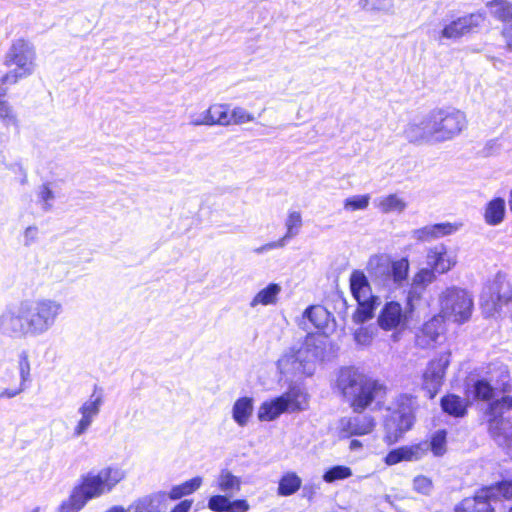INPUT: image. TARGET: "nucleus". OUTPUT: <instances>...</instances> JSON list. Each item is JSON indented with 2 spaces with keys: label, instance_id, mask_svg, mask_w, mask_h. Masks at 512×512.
<instances>
[{
  "label": "nucleus",
  "instance_id": "nucleus-47",
  "mask_svg": "<svg viewBox=\"0 0 512 512\" xmlns=\"http://www.w3.org/2000/svg\"><path fill=\"white\" fill-rule=\"evenodd\" d=\"M423 337L428 338L426 341V345H431L432 343H436L438 337L441 334V322L439 319L434 318L428 322H426L422 328Z\"/></svg>",
  "mask_w": 512,
  "mask_h": 512
},
{
  "label": "nucleus",
  "instance_id": "nucleus-11",
  "mask_svg": "<svg viewBox=\"0 0 512 512\" xmlns=\"http://www.w3.org/2000/svg\"><path fill=\"white\" fill-rule=\"evenodd\" d=\"M414 424V415L410 405L402 404L390 413L385 420V440L388 444L398 442Z\"/></svg>",
  "mask_w": 512,
  "mask_h": 512
},
{
  "label": "nucleus",
  "instance_id": "nucleus-40",
  "mask_svg": "<svg viewBox=\"0 0 512 512\" xmlns=\"http://www.w3.org/2000/svg\"><path fill=\"white\" fill-rule=\"evenodd\" d=\"M446 438H447V432L446 430H437L433 435L431 436L430 442L423 441L422 443L426 444L427 452L429 450L432 451L434 456H442L446 452Z\"/></svg>",
  "mask_w": 512,
  "mask_h": 512
},
{
  "label": "nucleus",
  "instance_id": "nucleus-48",
  "mask_svg": "<svg viewBox=\"0 0 512 512\" xmlns=\"http://www.w3.org/2000/svg\"><path fill=\"white\" fill-rule=\"evenodd\" d=\"M228 120L230 124H244L252 122L254 116L242 107H235L232 112L228 111Z\"/></svg>",
  "mask_w": 512,
  "mask_h": 512
},
{
  "label": "nucleus",
  "instance_id": "nucleus-45",
  "mask_svg": "<svg viewBox=\"0 0 512 512\" xmlns=\"http://www.w3.org/2000/svg\"><path fill=\"white\" fill-rule=\"evenodd\" d=\"M0 123L6 128L18 127L17 115L13 107L5 100H0Z\"/></svg>",
  "mask_w": 512,
  "mask_h": 512
},
{
  "label": "nucleus",
  "instance_id": "nucleus-22",
  "mask_svg": "<svg viewBox=\"0 0 512 512\" xmlns=\"http://www.w3.org/2000/svg\"><path fill=\"white\" fill-rule=\"evenodd\" d=\"M427 453L425 443H418L411 446H402L391 450L385 456V463L389 466L395 465L401 461H416L421 459Z\"/></svg>",
  "mask_w": 512,
  "mask_h": 512
},
{
  "label": "nucleus",
  "instance_id": "nucleus-60",
  "mask_svg": "<svg viewBox=\"0 0 512 512\" xmlns=\"http://www.w3.org/2000/svg\"><path fill=\"white\" fill-rule=\"evenodd\" d=\"M349 447H350L351 450H356V449H359V448L362 447V443L359 440H355L354 439V440H352L350 442V446Z\"/></svg>",
  "mask_w": 512,
  "mask_h": 512
},
{
  "label": "nucleus",
  "instance_id": "nucleus-58",
  "mask_svg": "<svg viewBox=\"0 0 512 512\" xmlns=\"http://www.w3.org/2000/svg\"><path fill=\"white\" fill-rule=\"evenodd\" d=\"M192 502L189 500H183L178 503L171 512H189Z\"/></svg>",
  "mask_w": 512,
  "mask_h": 512
},
{
  "label": "nucleus",
  "instance_id": "nucleus-27",
  "mask_svg": "<svg viewBox=\"0 0 512 512\" xmlns=\"http://www.w3.org/2000/svg\"><path fill=\"white\" fill-rule=\"evenodd\" d=\"M456 231L451 223H438L412 231V237L421 242H427L439 237L447 236Z\"/></svg>",
  "mask_w": 512,
  "mask_h": 512
},
{
  "label": "nucleus",
  "instance_id": "nucleus-43",
  "mask_svg": "<svg viewBox=\"0 0 512 512\" xmlns=\"http://www.w3.org/2000/svg\"><path fill=\"white\" fill-rule=\"evenodd\" d=\"M484 489H491V500L512 499V480H503L495 485L486 486Z\"/></svg>",
  "mask_w": 512,
  "mask_h": 512
},
{
  "label": "nucleus",
  "instance_id": "nucleus-19",
  "mask_svg": "<svg viewBox=\"0 0 512 512\" xmlns=\"http://www.w3.org/2000/svg\"><path fill=\"white\" fill-rule=\"evenodd\" d=\"M488 7L491 15L502 23V35L512 47V4L506 0H493Z\"/></svg>",
  "mask_w": 512,
  "mask_h": 512
},
{
  "label": "nucleus",
  "instance_id": "nucleus-15",
  "mask_svg": "<svg viewBox=\"0 0 512 512\" xmlns=\"http://www.w3.org/2000/svg\"><path fill=\"white\" fill-rule=\"evenodd\" d=\"M483 21L484 16L481 13H472L459 17L445 25L437 39L439 41L442 39H459L465 34L470 33L474 28L480 26Z\"/></svg>",
  "mask_w": 512,
  "mask_h": 512
},
{
  "label": "nucleus",
  "instance_id": "nucleus-39",
  "mask_svg": "<svg viewBox=\"0 0 512 512\" xmlns=\"http://www.w3.org/2000/svg\"><path fill=\"white\" fill-rule=\"evenodd\" d=\"M286 234L280 239L284 241V246H286L287 242L298 235L301 227H302V217L300 212L292 211L288 214V217L285 221Z\"/></svg>",
  "mask_w": 512,
  "mask_h": 512
},
{
  "label": "nucleus",
  "instance_id": "nucleus-4",
  "mask_svg": "<svg viewBox=\"0 0 512 512\" xmlns=\"http://www.w3.org/2000/svg\"><path fill=\"white\" fill-rule=\"evenodd\" d=\"M367 272L378 286L395 290L407 284L409 261L407 258L392 261L386 255H373L368 261Z\"/></svg>",
  "mask_w": 512,
  "mask_h": 512
},
{
  "label": "nucleus",
  "instance_id": "nucleus-7",
  "mask_svg": "<svg viewBox=\"0 0 512 512\" xmlns=\"http://www.w3.org/2000/svg\"><path fill=\"white\" fill-rule=\"evenodd\" d=\"M306 404V393L300 387L292 386L282 395L262 402L257 417L260 421H274L283 413L304 410Z\"/></svg>",
  "mask_w": 512,
  "mask_h": 512
},
{
  "label": "nucleus",
  "instance_id": "nucleus-8",
  "mask_svg": "<svg viewBox=\"0 0 512 512\" xmlns=\"http://www.w3.org/2000/svg\"><path fill=\"white\" fill-rule=\"evenodd\" d=\"M428 115L434 143L452 140L467 127L465 113L455 108L434 109Z\"/></svg>",
  "mask_w": 512,
  "mask_h": 512
},
{
  "label": "nucleus",
  "instance_id": "nucleus-62",
  "mask_svg": "<svg viewBox=\"0 0 512 512\" xmlns=\"http://www.w3.org/2000/svg\"><path fill=\"white\" fill-rule=\"evenodd\" d=\"M107 512H126L121 506H113Z\"/></svg>",
  "mask_w": 512,
  "mask_h": 512
},
{
  "label": "nucleus",
  "instance_id": "nucleus-3",
  "mask_svg": "<svg viewBox=\"0 0 512 512\" xmlns=\"http://www.w3.org/2000/svg\"><path fill=\"white\" fill-rule=\"evenodd\" d=\"M336 386L341 394L351 402L354 412H362L376 398L382 386L366 379L356 369L345 367L339 371Z\"/></svg>",
  "mask_w": 512,
  "mask_h": 512
},
{
  "label": "nucleus",
  "instance_id": "nucleus-38",
  "mask_svg": "<svg viewBox=\"0 0 512 512\" xmlns=\"http://www.w3.org/2000/svg\"><path fill=\"white\" fill-rule=\"evenodd\" d=\"M217 484L222 492L232 494L233 492L240 490L241 480L239 477L233 475L229 470L223 469L217 478Z\"/></svg>",
  "mask_w": 512,
  "mask_h": 512
},
{
  "label": "nucleus",
  "instance_id": "nucleus-2",
  "mask_svg": "<svg viewBox=\"0 0 512 512\" xmlns=\"http://www.w3.org/2000/svg\"><path fill=\"white\" fill-rule=\"evenodd\" d=\"M326 347V337L307 334L302 341H298L283 353L277 361V367L286 376H312L317 363L324 359Z\"/></svg>",
  "mask_w": 512,
  "mask_h": 512
},
{
  "label": "nucleus",
  "instance_id": "nucleus-1",
  "mask_svg": "<svg viewBox=\"0 0 512 512\" xmlns=\"http://www.w3.org/2000/svg\"><path fill=\"white\" fill-rule=\"evenodd\" d=\"M125 477L126 472L116 464L80 475L69 497L59 505L58 512L81 511L89 501L112 492Z\"/></svg>",
  "mask_w": 512,
  "mask_h": 512
},
{
  "label": "nucleus",
  "instance_id": "nucleus-61",
  "mask_svg": "<svg viewBox=\"0 0 512 512\" xmlns=\"http://www.w3.org/2000/svg\"><path fill=\"white\" fill-rule=\"evenodd\" d=\"M6 83L2 82V78L0 79V98L4 97L7 94V89L4 87Z\"/></svg>",
  "mask_w": 512,
  "mask_h": 512
},
{
  "label": "nucleus",
  "instance_id": "nucleus-28",
  "mask_svg": "<svg viewBox=\"0 0 512 512\" xmlns=\"http://www.w3.org/2000/svg\"><path fill=\"white\" fill-rule=\"evenodd\" d=\"M254 410V400L251 397L238 398L232 407V418L240 427H245Z\"/></svg>",
  "mask_w": 512,
  "mask_h": 512
},
{
  "label": "nucleus",
  "instance_id": "nucleus-51",
  "mask_svg": "<svg viewBox=\"0 0 512 512\" xmlns=\"http://www.w3.org/2000/svg\"><path fill=\"white\" fill-rule=\"evenodd\" d=\"M38 198L42 202V209L45 212H48L52 209L51 201L54 200L55 195L48 184H43L40 186L38 191Z\"/></svg>",
  "mask_w": 512,
  "mask_h": 512
},
{
  "label": "nucleus",
  "instance_id": "nucleus-12",
  "mask_svg": "<svg viewBox=\"0 0 512 512\" xmlns=\"http://www.w3.org/2000/svg\"><path fill=\"white\" fill-rule=\"evenodd\" d=\"M24 301L17 308L7 309L0 315V332L9 337L31 336L28 315L23 312Z\"/></svg>",
  "mask_w": 512,
  "mask_h": 512
},
{
  "label": "nucleus",
  "instance_id": "nucleus-34",
  "mask_svg": "<svg viewBox=\"0 0 512 512\" xmlns=\"http://www.w3.org/2000/svg\"><path fill=\"white\" fill-rule=\"evenodd\" d=\"M505 215V201L503 198L497 197L491 200L485 209V222L491 226L500 224Z\"/></svg>",
  "mask_w": 512,
  "mask_h": 512
},
{
  "label": "nucleus",
  "instance_id": "nucleus-17",
  "mask_svg": "<svg viewBox=\"0 0 512 512\" xmlns=\"http://www.w3.org/2000/svg\"><path fill=\"white\" fill-rule=\"evenodd\" d=\"M357 413L358 414L353 417H343L340 419L339 428L344 436H361L373 431L375 427L374 418L367 414H361V412Z\"/></svg>",
  "mask_w": 512,
  "mask_h": 512
},
{
  "label": "nucleus",
  "instance_id": "nucleus-49",
  "mask_svg": "<svg viewBox=\"0 0 512 512\" xmlns=\"http://www.w3.org/2000/svg\"><path fill=\"white\" fill-rule=\"evenodd\" d=\"M231 501L226 495H214L208 500V508L214 512H228Z\"/></svg>",
  "mask_w": 512,
  "mask_h": 512
},
{
  "label": "nucleus",
  "instance_id": "nucleus-41",
  "mask_svg": "<svg viewBox=\"0 0 512 512\" xmlns=\"http://www.w3.org/2000/svg\"><path fill=\"white\" fill-rule=\"evenodd\" d=\"M361 9L367 12H382L386 14L393 13V0H359Z\"/></svg>",
  "mask_w": 512,
  "mask_h": 512
},
{
  "label": "nucleus",
  "instance_id": "nucleus-32",
  "mask_svg": "<svg viewBox=\"0 0 512 512\" xmlns=\"http://www.w3.org/2000/svg\"><path fill=\"white\" fill-rule=\"evenodd\" d=\"M435 273L437 272L434 271L432 268H423L418 273L415 274L412 280L411 288L408 293L407 304H411V302L415 298L419 297V294L417 292L418 287H424L435 280Z\"/></svg>",
  "mask_w": 512,
  "mask_h": 512
},
{
  "label": "nucleus",
  "instance_id": "nucleus-35",
  "mask_svg": "<svg viewBox=\"0 0 512 512\" xmlns=\"http://www.w3.org/2000/svg\"><path fill=\"white\" fill-rule=\"evenodd\" d=\"M358 308L353 314V321L356 324L364 323L374 316V311L376 307L379 305L380 301L378 297H372L368 299H363V301H357Z\"/></svg>",
  "mask_w": 512,
  "mask_h": 512
},
{
  "label": "nucleus",
  "instance_id": "nucleus-59",
  "mask_svg": "<svg viewBox=\"0 0 512 512\" xmlns=\"http://www.w3.org/2000/svg\"><path fill=\"white\" fill-rule=\"evenodd\" d=\"M318 489V487H316L315 485H304L303 487V496L304 497H307L308 499H312V497L314 496V494L316 493V490Z\"/></svg>",
  "mask_w": 512,
  "mask_h": 512
},
{
  "label": "nucleus",
  "instance_id": "nucleus-26",
  "mask_svg": "<svg viewBox=\"0 0 512 512\" xmlns=\"http://www.w3.org/2000/svg\"><path fill=\"white\" fill-rule=\"evenodd\" d=\"M167 503V493L157 491L146 495L133 504L134 512H164Z\"/></svg>",
  "mask_w": 512,
  "mask_h": 512
},
{
  "label": "nucleus",
  "instance_id": "nucleus-63",
  "mask_svg": "<svg viewBox=\"0 0 512 512\" xmlns=\"http://www.w3.org/2000/svg\"><path fill=\"white\" fill-rule=\"evenodd\" d=\"M509 206L512 211V190L510 191Z\"/></svg>",
  "mask_w": 512,
  "mask_h": 512
},
{
  "label": "nucleus",
  "instance_id": "nucleus-55",
  "mask_svg": "<svg viewBox=\"0 0 512 512\" xmlns=\"http://www.w3.org/2000/svg\"><path fill=\"white\" fill-rule=\"evenodd\" d=\"M38 238V228L36 226H29L24 232V245L30 246Z\"/></svg>",
  "mask_w": 512,
  "mask_h": 512
},
{
  "label": "nucleus",
  "instance_id": "nucleus-57",
  "mask_svg": "<svg viewBox=\"0 0 512 512\" xmlns=\"http://www.w3.org/2000/svg\"><path fill=\"white\" fill-rule=\"evenodd\" d=\"M503 439L508 449V454L512 457V426L508 430L502 431Z\"/></svg>",
  "mask_w": 512,
  "mask_h": 512
},
{
  "label": "nucleus",
  "instance_id": "nucleus-24",
  "mask_svg": "<svg viewBox=\"0 0 512 512\" xmlns=\"http://www.w3.org/2000/svg\"><path fill=\"white\" fill-rule=\"evenodd\" d=\"M481 303L488 313L499 312L503 305L512 307V287L509 292H500L494 286L488 288L481 295Z\"/></svg>",
  "mask_w": 512,
  "mask_h": 512
},
{
  "label": "nucleus",
  "instance_id": "nucleus-18",
  "mask_svg": "<svg viewBox=\"0 0 512 512\" xmlns=\"http://www.w3.org/2000/svg\"><path fill=\"white\" fill-rule=\"evenodd\" d=\"M190 124L193 126H228V106L224 104H213L207 110L199 114H191Z\"/></svg>",
  "mask_w": 512,
  "mask_h": 512
},
{
  "label": "nucleus",
  "instance_id": "nucleus-36",
  "mask_svg": "<svg viewBox=\"0 0 512 512\" xmlns=\"http://www.w3.org/2000/svg\"><path fill=\"white\" fill-rule=\"evenodd\" d=\"M202 478L200 476H196L190 480L183 482L180 485L174 486L170 492L167 494V499L170 498L172 500H177L182 498L183 496H187L195 492L202 485Z\"/></svg>",
  "mask_w": 512,
  "mask_h": 512
},
{
  "label": "nucleus",
  "instance_id": "nucleus-6",
  "mask_svg": "<svg viewBox=\"0 0 512 512\" xmlns=\"http://www.w3.org/2000/svg\"><path fill=\"white\" fill-rule=\"evenodd\" d=\"M35 50L32 44L24 39L15 40L8 49L4 65L15 68L2 77L3 83H17L20 79L30 76L35 69Z\"/></svg>",
  "mask_w": 512,
  "mask_h": 512
},
{
  "label": "nucleus",
  "instance_id": "nucleus-56",
  "mask_svg": "<svg viewBox=\"0 0 512 512\" xmlns=\"http://www.w3.org/2000/svg\"><path fill=\"white\" fill-rule=\"evenodd\" d=\"M249 509V504L246 500L231 501L228 512H246Z\"/></svg>",
  "mask_w": 512,
  "mask_h": 512
},
{
  "label": "nucleus",
  "instance_id": "nucleus-50",
  "mask_svg": "<svg viewBox=\"0 0 512 512\" xmlns=\"http://www.w3.org/2000/svg\"><path fill=\"white\" fill-rule=\"evenodd\" d=\"M369 195H358L349 197L344 201V208L347 210H363L369 205Z\"/></svg>",
  "mask_w": 512,
  "mask_h": 512
},
{
  "label": "nucleus",
  "instance_id": "nucleus-54",
  "mask_svg": "<svg viewBox=\"0 0 512 512\" xmlns=\"http://www.w3.org/2000/svg\"><path fill=\"white\" fill-rule=\"evenodd\" d=\"M371 334L366 328H359L354 333V339L357 343L362 345H368L371 342Z\"/></svg>",
  "mask_w": 512,
  "mask_h": 512
},
{
  "label": "nucleus",
  "instance_id": "nucleus-52",
  "mask_svg": "<svg viewBox=\"0 0 512 512\" xmlns=\"http://www.w3.org/2000/svg\"><path fill=\"white\" fill-rule=\"evenodd\" d=\"M414 489L424 495H429L433 489V483L430 478L419 475L413 480Z\"/></svg>",
  "mask_w": 512,
  "mask_h": 512
},
{
  "label": "nucleus",
  "instance_id": "nucleus-10",
  "mask_svg": "<svg viewBox=\"0 0 512 512\" xmlns=\"http://www.w3.org/2000/svg\"><path fill=\"white\" fill-rule=\"evenodd\" d=\"M449 364V352L439 354L437 358L428 363L422 375V389L429 399H433L440 391Z\"/></svg>",
  "mask_w": 512,
  "mask_h": 512
},
{
  "label": "nucleus",
  "instance_id": "nucleus-23",
  "mask_svg": "<svg viewBox=\"0 0 512 512\" xmlns=\"http://www.w3.org/2000/svg\"><path fill=\"white\" fill-rule=\"evenodd\" d=\"M405 138L411 143H434V137L429 115H425L421 121L409 123L404 130Z\"/></svg>",
  "mask_w": 512,
  "mask_h": 512
},
{
  "label": "nucleus",
  "instance_id": "nucleus-37",
  "mask_svg": "<svg viewBox=\"0 0 512 512\" xmlns=\"http://www.w3.org/2000/svg\"><path fill=\"white\" fill-rule=\"evenodd\" d=\"M301 484L302 480L295 472H288L279 480L278 494L280 496H290L300 489Z\"/></svg>",
  "mask_w": 512,
  "mask_h": 512
},
{
  "label": "nucleus",
  "instance_id": "nucleus-30",
  "mask_svg": "<svg viewBox=\"0 0 512 512\" xmlns=\"http://www.w3.org/2000/svg\"><path fill=\"white\" fill-rule=\"evenodd\" d=\"M281 286L277 283H270L261 289L250 301L249 306L255 308L258 305H275L281 292Z\"/></svg>",
  "mask_w": 512,
  "mask_h": 512
},
{
  "label": "nucleus",
  "instance_id": "nucleus-21",
  "mask_svg": "<svg viewBox=\"0 0 512 512\" xmlns=\"http://www.w3.org/2000/svg\"><path fill=\"white\" fill-rule=\"evenodd\" d=\"M490 493L491 489L482 488L473 497H467L456 505L455 512H495Z\"/></svg>",
  "mask_w": 512,
  "mask_h": 512
},
{
  "label": "nucleus",
  "instance_id": "nucleus-44",
  "mask_svg": "<svg viewBox=\"0 0 512 512\" xmlns=\"http://www.w3.org/2000/svg\"><path fill=\"white\" fill-rule=\"evenodd\" d=\"M474 398L479 400H491L494 396V388L486 379H478L472 386Z\"/></svg>",
  "mask_w": 512,
  "mask_h": 512
},
{
  "label": "nucleus",
  "instance_id": "nucleus-46",
  "mask_svg": "<svg viewBox=\"0 0 512 512\" xmlns=\"http://www.w3.org/2000/svg\"><path fill=\"white\" fill-rule=\"evenodd\" d=\"M352 476V470L344 465H336L329 468L323 475V480L327 483H333L337 480H343Z\"/></svg>",
  "mask_w": 512,
  "mask_h": 512
},
{
  "label": "nucleus",
  "instance_id": "nucleus-13",
  "mask_svg": "<svg viewBox=\"0 0 512 512\" xmlns=\"http://www.w3.org/2000/svg\"><path fill=\"white\" fill-rule=\"evenodd\" d=\"M103 403V391L95 385L90 397L78 408V413L81 415V418L73 429V436L80 437L89 430L94 420L99 415Z\"/></svg>",
  "mask_w": 512,
  "mask_h": 512
},
{
  "label": "nucleus",
  "instance_id": "nucleus-5",
  "mask_svg": "<svg viewBox=\"0 0 512 512\" xmlns=\"http://www.w3.org/2000/svg\"><path fill=\"white\" fill-rule=\"evenodd\" d=\"M23 312L28 315L31 336H41L55 326L63 313L61 302L51 298L25 300Z\"/></svg>",
  "mask_w": 512,
  "mask_h": 512
},
{
  "label": "nucleus",
  "instance_id": "nucleus-64",
  "mask_svg": "<svg viewBox=\"0 0 512 512\" xmlns=\"http://www.w3.org/2000/svg\"><path fill=\"white\" fill-rule=\"evenodd\" d=\"M509 512H512V508L509 510Z\"/></svg>",
  "mask_w": 512,
  "mask_h": 512
},
{
  "label": "nucleus",
  "instance_id": "nucleus-31",
  "mask_svg": "<svg viewBox=\"0 0 512 512\" xmlns=\"http://www.w3.org/2000/svg\"><path fill=\"white\" fill-rule=\"evenodd\" d=\"M375 206L382 213H402L406 207V202L400 198L397 194H389L387 196H382L374 201Z\"/></svg>",
  "mask_w": 512,
  "mask_h": 512
},
{
  "label": "nucleus",
  "instance_id": "nucleus-9",
  "mask_svg": "<svg viewBox=\"0 0 512 512\" xmlns=\"http://www.w3.org/2000/svg\"><path fill=\"white\" fill-rule=\"evenodd\" d=\"M441 316L447 320L464 323L473 310V299L464 289L447 288L440 296Z\"/></svg>",
  "mask_w": 512,
  "mask_h": 512
},
{
  "label": "nucleus",
  "instance_id": "nucleus-33",
  "mask_svg": "<svg viewBox=\"0 0 512 512\" xmlns=\"http://www.w3.org/2000/svg\"><path fill=\"white\" fill-rule=\"evenodd\" d=\"M440 404L442 410L453 417H463L467 412L465 400L455 394L442 397Z\"/></svg>",
  "mask_w": 512,
  "mask_h": 512
},
{
  "label": "nucleus",
  "instance_id": "nucleus-29",
  "mask_svg": "<svg viewBox=\"0 0 512 512\" xmlns=\"http://www.w3.org/2000/svg\"><path fill=\"white\" fill-rule=\"evenodd\" d=\"M350 289L353 297L357 301L374 297L371 295V288L367 276L362 271L355 270L352 272L350 276Z\"/></svg>",
  "mask_w": 512,
  "mask_h": 512
},
{
  "label": "nucleus",
  "instance_id": "nucleus-20",
  "mask_svg": "<svg viewBox=\"0 0 512 512\" xmlns=\"http://www.w3.org/2000/svg\"><path fill=\"white\" fill-rule=\"evenodd\" d=\"M427 264L437 273L443 274L455 266L456 258L443 244H439L429 249Z\"/></svg>",
  "mask_w": 512,
  "mask_h": 512
},
{
  "label": "nucleus",
  "instance_id": "nucleus-14",
  "mask_svg": "<svg viewBox=\"0 0 512 512\" xmlns=\"http://www.w3.org/2000/svg\"><path fill=\"white\" fill-rule=\"evenodd\" d=\"M409 311L403 310L400 303L390 301L384 304L377 317L379 327L385 331L404 329L409 321L412 312V303Z\"/></svg>",
  "mask_w": 512,
  "mask_h": 512
},
{
  "label": "nucleus",
  "instance_id": "nucleus-16",
  "mask_svg": "<svg viewBox=\"0 0 512 512\" xmlns=\"http://www.w3.org/2000/svg\"><path fill=\"white\" fill-rule=\"evenodd\" d=\"M512 409V396H504L501 399L489 403L486 410L488 430L494 439L502 436L504 430L503 414Z\"/></svg>",
  "mask_w": 512,
  "mask_h": 512
},
{
  "label": "nucleus",
  "instance_id": "nucleus-25",
  "mask_svg": "<svg viewBox=\"0 0 512 512\" xmlns=\"http://www.w3.org/2000/svg\"><path fill=\"white\" fill-rule=\"evenodd\" d=\"M18 370L20 375V385L16 388H6L0 392V398H13L20 394L26 387V383L31 382V364L27 351H22L18 357Z\"/></svg>",
  "mask_w": 512,
  "mask_h": 512
},
{
  "label": "nucleus",
  "instance_id": "nucleus-42",
  "mask_svg": "<svg viewBox=\"0 0 512 512\" xmlns=\"http://www.w3.org/2000/svg\"><path fill=\"white\" fill-rule=\"evenodd\" d=\"M303 316L307 318L316 328H322L326 325L329 313L328 311L320 306H310L305 311Z\"/></svg>",
  "mask_w": 512,
  "mask_h": 512
},
{
  "label": "nucleus",
  "instance_id": "nucleus-53",
  "mask_svg": "<svg viewBox=\"0 0 512 512\" xmlns=\"http://www.w3.org/2000/svg\"><path fill=\"white\" fill-rule=\"evenodd\" d=\"M284 241L283 240H277V241H272V242H269V243H266L260 247H257L253 250V252L255 254H263L265 252H268L270 250H273V249H279V248H284Z\"/></svg>",
  "mask_w": 512,
  "mask_h": 512
}]
</instances>
